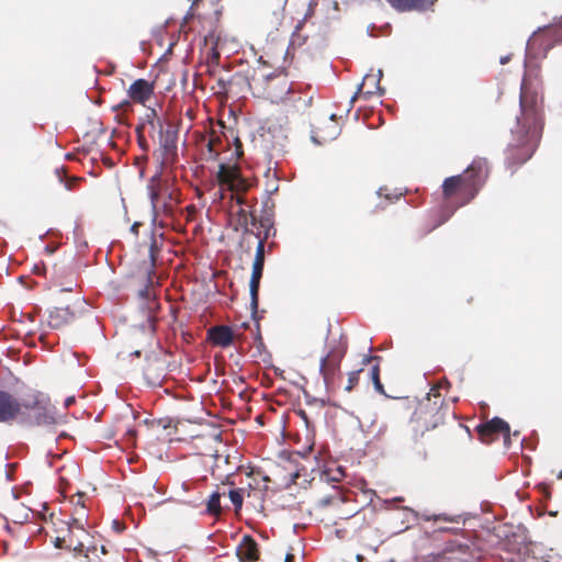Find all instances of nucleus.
Masks as SVG:
<instances>
[{
    "label": "nucleus",
    "mask_w": 562,
    "mask_h": 562,
    "mask_svg": "<svg viewBox=\"0 0 562 562\" xmlns=\"http://www.w3.org/2000/svg\"><path fill=\"white\" fill-rule=\"evenodd\" d=\"M145 128V125H140V126H137L136 127V132H137V136H138V144L139 146L146 150L148 148V145H147V140L145 138V136L143 135V131Z\"/></svg>",
    "instance_id": "nucleus-34"
},
{
    "label": "nucleus",
    "mask_w": 562,
    "mask_h": 562,
    "mask_svg": "<svg viewBox=\"0 0 562 562\" xmlns=\"http://www.w3.org/2000/svg\"><path fill=\"white\" fill-rule=\"evenodd\" d=\"M85 537H91L86 526L88 525V513L85 505L74 508L71 521H68Z\"/></svg>",
    "instance_id": "nucleus-25"
},
{
    "label": "nucleus",
    "mask_w": 562,
    "mask_h": 562,
    "mask_svg": "<svg viewBox=\"0 0 562 562\" xmlns=\"http://www.w3.org/2000/svg\"><path fill=\"white\" fill-rule=\"evenodd\" d=\"M221 143V139L218 137H212L207 142V148L211 154L217 155L218 151L216 150L215 146Z\"/></svg>",
    "instance_id": "nucleus-35"
},
{
    "label": "nucleus",
    "mask_w": 562,
    "mask_h": 562,
    "mask_svg": "<svg viewBox=\"0 0 562 562\" xmlns=\"http://www.w3.org/2000/svg\"><path fill=\"white\" fill-rule=\"evenodd\" d=\"M558 479L562 480V471L558 474Z\"/></svg>",
    "instance_id": "nucleus-49"
},
{
    "label": "nucleus",
    "mask_w": 562,
    "mask_h": 562,
    "mask_svg": "<svg viewBox=\"0 0 562 562\" xmlns=\"http://www.w3.org/2000/svg\"><path fill=\"white\" fill-rule=\"evenodd\" d=\"M83 498H85V493H77L76 495L72 496L71 502L75 507H79L81 505H85Z\"/></svg>",
    "instance_id": "nucleus-37"
},
{
    "label": "nucleus",
    "mask_w": 562,
    "mask_h": 562,
    "mask_svg": "<svg viewBox=\"0 0 562 562\" xmlns=\"http://www.w3.org/2000/svg\"><path fill=\"white\" fill-rule=\"evenodd\" d=\"M476 432L481 441L484 443H491L497 440L501 436L504 437L506 442L509 440L510 427L504 419L494 417L491 420L477 425Z\"/></svg>",
    "instance_id": "nucleus-12"
},
{
    "label": "nucleus",
    "mask_w": 562,
    "mask_h": 562,
    "mask_svg": "<svg viewBox=\"0 0 562 562\" xmlns=\"http://www.w3.org/2000/svg\"><path fill=\"white\" fill-rule=\"evenodd\" d=\"M363 371V368L355 370L348 373V381L345 386L347 392H351L359 383V375Z\"/></svg>",
    "instance_id": "nucleus-31"
},
{
    "label": "nucleus",
    "mask_w": 562,
    "mask_h": 562,
    "mask_svg": "<svg viewBox=\"0 0 562 562\" xmlns=\"http://www.w3.org/2000/svg\"><path fill=\"white\" fill-rule=\"evenodd\" d=\"M520 114L510 128V140L506 148V162L517 167L535 154L544 126V97L541 70L538 66L525 71L519 95Z\"/></svg>",
    "instance_id": "nucleus-1"
},
{
    "label": "nucleus",
    "mask_w": 562,
    "mask_h": 562,
    "mask_svg": "<svg viewBox=\"0 0 562 562\" xmlns=\"http://www.w3.org/2000/svg\"><path fill=\"white\" fill-rule=\"evenodd\" d=\"M235 145H236L237 147H240V146H241V143H240V140H239L238 138H236V140H235Z\"/></svg>",
    "instance_id": "nucleus-47"
},
{
    "label": "nucleus",
    "mask_w": 562,
    "mask_h": 562,
    "mask_svg": "<svg viewBox=\"0 0 562 562\" xmlns=\"http://www.w3.org/2000/svg\"><path fill=\"white\" fill-rule=\"evenodd\" d=\"M285 101L292 102L297 110H306L312 106L313 95L310 93L301 95V86L295 83L294 92L288 95Z\"/></svg>",
    "instance_id": "nucleus-26"
},
{
    "label": "nucleus",
    "mask_w": 562,
    "mask_h": 562,
    "mask_svg": "<svg viewBox=\"0 0 562 562\" xmlns=\"http://www.w3.org/2000/svg\"><path fill=\"white\" fill-rule=\"evenodd\" d=\"M562 18L553 25L539 29L528 41L530 50H538L543 57L554 46L555 43L562 42Z\"/></svg>",
    "instance_id": "nucleus-11"
},
{
    "label": "nucleus",
    "mask_w": 562,
    "mask_h": 562,
    "mask_svg": "<svg viewBox=\"0 0 562 562\" xmlns=\"http://www.w3.org/2000/svg\"><path fill=\"white\" fill-rule=\"evenodd\" d=\"M142 226V223L139 222H135L132 227H131V232L134 234V235H138V228Z\"/></svg>",
    "instance_id": "nucleus-41"
},
{
    "label": "nucleus",
    "mask_w": 562,
    "mask_h": 562,
    "mask_svg": "<svg viewBox=\"0 0 562 562\" xmlns=\"http://www.w3.org/2000/svg\"><path fill=\"white\" fill-rule=\"evenodd\" d=\"M380 196H384L389 201L398 200L402 196V193H392L387 187H382L378 191Z\"/></svg>",
    "instance_id": "nucleus-33"
},
{
    "label": "nucleus",
    "mask_w": 562,
    "mask_h": 562,
    "mask_svg": "<svg viewBox=\"0 0 562 562\" xmlns=\"http://www.w3.org/2000/svg\"><path fill=\"white\" fill-rule=\"evenodd\" d=\"M302 26V23H300L299 25H296V30L301 29Z\"/></svg>",
    "instance_id": "nucleus-51"
},
{
    "label": "nucleus",
    "mask_w": 562,
    "mask_h": 562,
    "mask_svg": "<svg viewBox=\"0 0 562 562\" xmlns=\"http://www.w3.org/2000/svg\"><path fill=\"white\" fill-rule=\"evenodd\" d=\"M134 355H135L136 357H139V356H140V351L136 350V351L134 352Z\"/></svg>",
    "instance_id": "nucleus-48"
},
{
    "label": "nucleus",
    "mask_w": 562,
    "mask_h": 562,
    "mask_svg": "<svg viewBox=\"0 0 562 562\" xmlns=\"http://www.w3.org/2000/svg\"><path fill=\"white\" fill-rule=\"evenodd\" d=\"M449 405L439 392V385L430 389L420 401L411 417L412 438L419 443L429 440V434L445 424Z\"/></svg>",
    "instance_id": "nucleus-4"
},
{
    "label": "nucleus",
    "mask_w": 562,
    "mask_h": 562,
    "mask_svg": "<svg viewBox=\"0 0 562 562\" xmlns=\"http://www.w3.org/2000/svg\"><path fill=\"white\" fill-rule=\"evenodd\" d=\"M284 562H295V555L293 553H286Z\"/></svg>",
    "instance_id": "nucleus-42"
},
{
    "label": "nucleus",
    "mask_w": 562,
    "mask_h": 562,
    "mask_svg": "<svg viewBox=\"0 0 562 562\" xmlns=\"http://www.w3.org/2000/svg\"><path fill=\"white\" fill-rule=\"evenodd\" d=\"M458 549H459V551H460L461 553H464V554H465L467 552H469V557H467V558H462V561H464V562H474V561H477V560H480V559H481V553H480V551H477V550H476V551L471 550V549H470V546H469V544H467V543H464V544H459V546H458Z\"/></svg>",
    "instance_id": "nucleus-30"
},
{
    "label": "nucleus",
    "mask_w": 562,
    "mask_h": 562,
    "mask_svg": "<svg viewBox=\"0 0 562 562\" xmlns=\"http://www.w3.org/2000/svg\"><path fill=\"white\" fill-rule=\"evenodd\" d=\"M502 553L494 558L501 562H550L542 555H537L531 544L514 539H506L499 546Z\"/></svg>",
    "instance_id": "nucleus-8"
},
{
    "label": "nucleus",
    "mask_w": 562,
    "mask_h": 562,
    "mask_svg": "<svg viewBox=\"0 0 562 562\" xmlns=\"http://www.w3.org/2000/svg\"><path fill=\"white\" fill-rule=\"evenodd\" d=\"M393 9L398 12H408V11H423L431 5L437 0H385Z\"/></svg>",
    "instance_id": "nucleus-19"
},
{
    "label": "nucleus",
    "mask_w": 562,
    "mask_h": 562,
    "mask_svg": "<svg viewBox=\"0 0 562 562\" xmlns=\"http://www.w3.org/2000/svg\"><path fill=\"white\" fill-rule=\"evenodd\" d=\"M356 559H357L358 562H363L364 561V557L361 555V554H357Z\"/></svg>",
    "instance_id": "nucleus-46"
},
{
    "label": "nucleus",
    "mask_w": 562,
    "mask_h": 562,
    "mask_svg": "<svg viewBox=\"0 0 562 562\" xmlns=\"http://www.w3.org/2000/svg\"><path fill=\"white\" fill-rule=\"evenodd\" d=\"M370 516L373 517L374 516V512L373 510H370Z\"/></svg>",
    "instance_id": "nucleus-50"
},
{
    "label": "nucleus",
    "mask_w": 562,
    "mask_h": 562,
    "mask_svg": "<svg viewBox=\"0 0 562 562\" xmlns=\"http://www.w3.org/2000/svg\"><path fill=\"white\" fill-rule=\"evenodd\" d=\"M151 205L153 221L162 222L172 218L177 206L181 203L180 189L175 181L161 175L153 176L147 184Z\"/></svg>",
    "instance_id": "nucleus-5"
},
{
    "label": "nucleus",
    "mask_w": 562,
    "mask_h": 562,
    "mask_svg": "<svg viewBox=\"0 0 562 562\" xmlns=\"http://www.w3.org/2000/svg\"><path fill=\"white\" fill-rule=\"evenodd\" d=\"M381 72L378 75L368 74L363 77L362 82L358 89V94L366 99H369L373 94L380 91V77Z\"/></svg>",
    "instance_id": "nucleus-23"
},
{
    "label": "nucleus",
    "mask_w": 562,
    "mask_h": 562,
    "mask_svg": "<svg viewBox=\"0 0 562 562\" xmlns=\"http://www.w3.org/2000/svg\"><path fill=\"white\" fill-rule=\"evenodd\" d=\"M236 554L241 562H257L259 559L258 543L251 536H244L236 548Z\"/></svg>",
    "instance_id": "nucleus-18"
},
{
    "label": "nucleus",
    "mask_w": 562,
    "mask_h": 562,
    "mask_svg": "<svg viewBox=\"0 0 562 562\" xmlns=\"http://www.w3.org/2000/svg\"><path fill=\"white\" fill-rule=\"evenodd\" d=\"M186 210L188 211L189 214H193L195 212V206L194 205H188L186 207Z\"/></svg>",
    "instance_id": "nucleus-43"
},
{
    "label": "nucleus",
    "mask_w": 562,
    "mask_h": 562,
    "mask_svg": "<svg viewBox=\"0 0 562 562\" xmlns=\"http://www.w3.org/2000/svg\"><path fill=\"white\" fill-rule=\"evenodd\" d=\"M149 239H150L149 249H148L149 260L145 261L143 263V266L139 268V272L143 273L146 288L139 292V295L143 299L148 301V310L151 313L159 306L156 299L154 296H151V293L148 290V286L153 284V279L155 276V267H156L158 254L160 251V246L158 245V241H157L154 231L150 232Z\"/></svg>",
    "instance_id": "nucleus-10"
},
{
    "label": "nucleus",
    "mask_w": 562,
    "mask_h": 562,
    "mask_svg": "<svg viewBox=\"0 0 562 562\" xmlns=\"http://www.w3.org/2000/svg\"><path fill=\"white\" fill-rule=\"evenodd\" d=\"M221 496H222V493H220L218 491H215L210 495L207 503H206L207 514H210L212 516L221 515V513H222Z\"/></svg>",
    "instance_id": "nucleus-27"
},
{
    "label": "nucleus",
    "mask_w": 562,
    "mask_h": 562,
    "mask_svg": "<svg viewBox=\"0 0 562 562\" xmlns=\"http://www.w3.org/2000/svg\"><path fill=\"white\" fill-rule=\"evenodd\" d=\"M147 122L151 126V128H155V122L160 123V120L157 117V113L155 110H151L149 114H147ZM161 127V124H159Z\"/></svg>",
    "instance_id": "nucleus-36"
},
{
    "label": "nucleus",
    "mask_w": 562,
    "mask_h": 562,
    "mask_svg": "<svg viewBox=\"0 0 562 562\" xmlns=\"http://www.w3.org/2000/svg\"><path fill=\"white\" fill-rule=\"evenodd\" d=\"M77 316V312L70 306L54 307L48 312L47 324L52 329H61L71 325Z\"/></svg>",
    "instance_id": "nucleus-15"
},
{
    "label": "nucleus",
    "mask_w": 562,
    "mask_h": 562,
    "mask_svg": "<svg viewBox=\"0 0 562 562\" xmlns=\"http://www.w3.org/2000/svg\"><path fill=\"white\" fill-rule=\"evenodd\" d=\"M14 423L29 426L53 425L54 407L40 392H34L21 401L13 393L0 389V424Z\"/></svg>",
    "instance_id": "nucleus-2"
},
{
    "label": "nucleus",
    "mask_w": 562,
    "mask_h": 562,
    "mask_svg": "<svg viewBox=\"0 0 562 562\" xmlns=\"http://www.w3.org/2000/svg\"><path fill=\"white\" fill-rule=\"evenodd\" d=\"M55 515L53 513L49 514V522H52L54 526L57 524L54 521Z\"/></svg>",
    "instance_id": "nucleus-44"
},
{
    "label": "nucleus",
    "mask_w": 562,
    "mask_h": 562,
    "mask_svg": "<svg viewBox=\"0 0 562 562\" xmlns=\"http://www.w3.org/2000/svg\"><path fill=\"white\" fill-rule=\"evenodd\" d=\"M351 519H355L356 521L358 520H362L364 521L367 525L370 524V520H367V516H366V513L363 510H359L357 512L356 514H353L351 517Z\"/></svg>",
    "instance_id": "nucleus-38"
},
{
    "label": "nucleus",
    "mask_w": 562,
    "mask_h": 562,
    "mask_svg": "<svg viewBox=\"0 0 562 562\" xmlns=\"http://www.w3.org/2000/svg\"><path fill=\"white\" fill-rule=\"evenodd\" d=\"M260 227L265 228V234L261 235V232L258 231L255 236L258 238V244L256 247V254L252 265H263L265 266V247L267 239L270 236V231L272 229V224L269 218H265L260 221Z\"/></svg>",
    "instance_id": "nucleus-20"
},
{
    "label": "nucleus",
    "mask_w": 562,
    "mask_h": 562,
    "mask_svg": "<svg viewBox=\"0 0 562 562\" xmlns=\"http://www.w3.org/2000/svg\"><path fill=\"white\" fill-rule=\"evenodd\" d=\"M11 516L15 524H23L29 519V509L24 506L18 505L16 508L12 509Z\"/></svg>",
    "instance_id": "nucleus-29"
},
{
    "label": "nucleus",
    "mask_w": 562,
    "mask_h": 562,
    "mask_svg": "<svg viewBox=\"0 0 562 562\" xmlns=\"http://www.w3.org/2000/svg\"><path fill=\"white\" fill-rule=\"evenodd\" d=\"M100 551H101L102 554H108V549H106L105 546H101L100 547Z\"/></svg>",
    "instance_id": "nucleus-45"
},
{
    "label": "nucleus",
    "mask_w": 562,
    "mask_h": 562,
    "mask_svg": "<svg viewBox=\"0 0 562 562\" xmlns=\"http://www.w3.org/2000/svg\"><path fill=\"white\" fill-rule=\"evenodd\" d=\"M263 265H252L249 281L250 305L254 312L257 311L259 304V288L262 278Z\"/></svg>",
    "instance_id": "nucleus-21"
},
{
    "label": "nucleus",
    "mask_w": 562,
    "mask_h": 562,
    "mask_svg": "<svg viewBox=\"0 0 562 562\" xmlns=\"http://www.w3.org/2000/svg\"><path fill=\"white\" fill-rule=\"evenodd\" d=\"M346 355V347L340 342L330 346L326 356L321 359V374L327 390H335L341 379L340 363Z\"/></svg>",
    "instance_id": "nucleus-7"
},
{
    "label": "nucleus",
    "mask_w": 562,
    "mask_h": 562,
    "mask_svg": "<svg viewBox=\"0 0 562 562\" xmlns=\"http://www.w3.org/2000/svg\"><path fill=\"white\" fill-rule=\"evenodd\" d=\"M57 521L60 525V528L56 529L58 535L54 538V546L57 549L72 551L75 555H81L85 552L87 540L90 537H85L68 521H64L58 518Z\"/></svg>",
    "instance_id": "nucleus-9"
},
{
    "label": "nucleus",
    "mask_w": 562,
    "mask_h": 562,
    "mask_svg": "<svg viewBox=\"0 0 562 562\" xmlns=\"http://www.w3.org/2000/svg\"><path fill=\"white\" fill-rule=\"evenodd\" d=\"M236 202L239 205L236 212H232V224L236 232L243 231L244 235H255L256 233L249 228V225L256 226L257 217L241 207L245 199L241 195L236 196Z\"/></svg>",
    "instance_id": "nucleus-14"
},
{
    "label": "nucleus",
    "mask_w": 562,
    "mask_h": 562,
    "mask_svg": "<svg viewBox=\"0 0 562 562\" xmlns=\"http://www.w3.org/2000/svg\"><path fill=\"white\" fill-rule=\"evenodd\" d=\"M380 357L378 356H366L362 359V364L367 366L371 362H375L370 370V379L374 385V389L380 394H385L384 385L382 384L380 380V364H379Z\"/></svg>",
    "instance_id": "nucleus-24"
},
{
    "label": "nucleus",
    "mask_w": 562,
    "mask_h": 562,
    "mask_svg": "<svg viewBox=\"0 0 562 562\" xmlns=\"http://www.w3.org/2000/svg\"><path fill=\"white\" fill-rule=\"evenodd\" d=\"M254 481H256V479L252 477ZM256 485H257V482L252 483V482H248L247 484V487L246 488V493L247 496L249 497L251 495V492L256 491Z\"/></svg>",
    "instance_id": "nucleus-40"
},
{
    "label": "nucleus",
    "mask_w": 562,
    "mask_h": 562,
    "mask_svg": "<svg viewBox=\"0 0 562 562\" xmlns=\"http://www.w3.org/2000/svg\"><path fill=\"white\" fill-rule=\"evenodd\" d=\"M97 550H98L97 546L95 544H91L87 540V543H86V547H85V552L81 555L86 557L91 562H98L95 560V558L99 559V557L97 555Z\"/></svg>",
    "instance_id": "nucleus-32"
},
{
    "label": "nucleus",
    "mask_w": 562,
    "mask_h": 562,
    "mask_svg": "<svg viewBox=\"0 0 562 562\" xmlns=\"http://www.w3.org/2000/svg\"><path fill=\"white\" fill-rule=\"evenodd\" d=\"M254 71L248 75L247 72L238 71L235 72L231 78L225 81L224 79L218 80V85L226 93L244 94L250 91L255 95Z\"/></svg>",
    "instance_id": "nucleus-13"
},
{
    "label": "nucleus",
    "mask_w": 562,
    "mask_h": 562,
    "mask_svg": "<svg viewBox=\"0 0 562 562\" xmlns=\"http://www.w3.org/2000/svg\"><path fill=\"white\" fill-rule=\"evenodd\" d=\"M488 176L487 159L476 157L463 173L446 178L442 183V196L451 212L470 203L484 187Z\"/></svg>",
    "instance_id": "nucleus-3"
},
{
    "label": "nucleus",
    "mask_w": 562,
    "mask_h": 562,
    "mask_svg": "<svg viewBox=\"0 0 562 562\" xmlns=\"http://www.w3.org/2000/svg\"><path fill=\"white\" fill-rule=\"evenodd\" d=\"M127 94L134 102L145 104L154 94V83L146 79H137L130 86Z\"/></svg>",
    "instance_id": "nucleus-17"
},
{
    "label": "nucleus",
    "mask_w": 562,
    "mask_h": 562,
    "mask_svg": "<svg viewBox=\"0 0 562 562\" xmlns=\"http://www.w3.org/2000/svg\"><path fill=\"white\" fill-rule=\"evenodd\" d=\"M207 340L216 347L227 348L234 344L235 334L227 325H215L206 331Z\"/></svg>",
    "instance_id": "nucleus-16"
},
{
    "label": "nucleus",
    "mask_w": 562,
    "mask_h": 562,
    "mask_svg": "<svg viewBox=\"0 0 562 562\" xmlns=\"http://www.w3.org/2000/svg\"><path fill=\"white\" fill-rule=\"evenodd\" d=\"M255 97L270 100L272 103L285 101L294 92L295 83L289 80L284 71L267 74L263 69H254Z\"/></svg>",
    "instance_id": "nucleus-6"
},
{
    "label": "nucleus",
    "mask_w": 562,
    "mask_h": 562,
    "mask_svg": "<svg viewBox=\"0 0 562 562\" xmlns=\"http://www.w3.org/2000/svg\"><path fill=\"white\" fill-rule=\"evenodd\" d=\"M245 493H246V488L245 487H239V488H236V490H231L228 492V497H229V499H231V502L234 505L236 510L241 508Z\"/></svg>",
    "instance_id": "nucleus-28"
},
{
    "label": "nucleus",
    "mask_w": 562,
    "mask_h": 562,
    "mask_svg": "<svg viewBox=\"0 0 562 562\" xmlns=\"http://www.w3.org/2000/svg\"><path fill=\"white\" fill-rule=\"evenodd\" d=\"M387 430H389L387 425H382V426L379 428V430H378V432H376V435H375V438H378V439L382 440V439L385 437V435H386Z\"/></svg>",
    "instance_id": "nucleus-39"
},
{
    "label": "nucleus",
    "mask_w": 562,
    "mask_h": 562,
    "mask_svg": "<svg viewBox=\"0 0 562 562\" xmlns=\"http://www.w3.org/2000/svg\"><path fill=\"white\" fill-rule=\"evenodd\" d=\"M217 181L221 186L233 190L239 180L238 170L225 164H221L217 171Z\"/></svg>",
    "instance_id": "nucleus-22"
}]
</instances>
